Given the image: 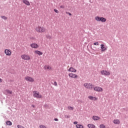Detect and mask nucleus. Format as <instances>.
Wrapping results in <instances>:
<instances>
[{
	"label": "nucleus",
	"mask_w": 128,
	"mask_h": 128,
	"mask_svg": "<svg viewBox=\"0 0 128 128\" xmlns=\"http://www.w3.org/2000/svg\"><path fill=\"white\" fill-rule=\"evenodd\" d=\"M54 120H55L56 122H58V118H55V119Z\"/></svg>",
	"instance_id": "nucleus-36"
},
{
	"label": "nucleus",
	"mask_w": 128,
	"mask_h": 128,
	"mask_svg": "<svg viewBox=\"0 0 128 128\" xmlns=\"http://www.w3.org/2000/svg\"><path fill=\"white\" fill-rule=\"evenodd\" d=\"M94 90L96 92H102V90H104L102 88L100 87H98V86L94 87Z\"/></svg>",
	"instance_id": "nucleus-8"
},
{
	"label": "nucleus",
	"mask_w": 128,
	"mask_h": 128,
	"mask_svg": "<svg viewBox=\"0 0 128 128\" xmlns=\"http://www.w3.org/2000/svg\"><path fill=\"white\" fill-rule=\"evenodd\" d=\"M88 128H96V126L94 124H88Z\"/></svg>",
	"instance_id": "nucleus-19"
},
{
	"label": "nucleus",
	"mask_w": 128,
	"mask_h": 128,
	"mask_svg": "<svg viewBox=\"0 0 128 128\" xmlns=\"http://www.w3.org/2000/svg\"><path fill=\"white\" fill-rule=\"evenodd\" d=\"M5 92H6V94H12V92L9 90H6Z\"/></svg>",
	"instance_id": "nucleus-21"
},
{
	"label": "nucleus",
	"mask_w": 128,
	"mask_h": 128,
	"mask_svg": "<svg viewBox=\"0 0 128 128\" xmlns=\"http://www.w3.org/2000/svg\"><path fill=\"white\" fill-rule=\"evenodd\" d=\"M3 20H8V18H6V16H1Z\"/></svg>",
	"instance_id": "nucleus-27"
},
{
	"label": "nucleus",
	"mask_w": 128,
	"mask_h": 128,
	"mask_svg": "<svg viewBox=\"0 0 128 128\" xmlns=\"http://www.w3.org/2000/svg\"><path fill=\"white\" fill-rule=\"evenodd\" d=\"M84 86L86 88H88V90H92L94 88V85H92L91 83L86 82L84 84Z\"/></svg>",
	"instance_id": "nucleus-2"
},
{
	"label": "nucleus",
	"mask_w": 128,
	"mask_h": 128,
	"mask_svg": "<svg viewBox=\"0 0 128 128\" xmlns=\"http://www.w3.org/2000/svg\"><path fill=\"white\" fill-rule=\"evenodd\" d=\"M100 22H106V19L104 17H100Z\"/></svg>",
	"instance_id": "nucleus-18"
},
{
	"label": "nucleus",
	"mask_w": 128,
	"mask_h": 128,
	"mask_svg": "<svg viewBox=\"0 0 128 128\" xmlns=\"http://www.w3.org/2000/svg\"><path fill=\"white\" fill-rule=\"evenodd\" d=\"M34 54H38V56H42V52H41L40 50H35Z\"/></svg>",
	"instance_id": "nucleus-15"
},
{
	"label": "nucleus",
	"mask_w": 128,
	"mask_h": 128,
	"mask_svg": "<svg viewBox=\"0 0 128 128\" xmlns=\"http://www.w3.org/2000/svg\"><path fill=\"white\" fill-rule=\"evenodd\" d=\"M67 118H70L68 116H67Z\"/></svg>",
	"instance_id": "nucleus-39"
},
{
	"label": "nucleus",
	"mask_w": 128,
	"mask_h": 128,
	"mask_svg": "<svg viewBox=\"0 0 128 128\" xmlns=\"http://www.w3.org/2000/svg\"><path fill=\"white\" fill-rule=\"evenodd\" d=\"M30 46H31L32 48H38V45L36 43H33L30 44Z\"/></svg>",
	"instance_id": "nucleus-9"
},
{
	"label": "nucleus",
	"mask_w": 128,
	"mask_h": 128,
	"mask_svg": "<svg viewBox=\"0 0 128 128\" xmlns=\"http://www.w3.org/2000/svg\"><path fill=\"white\" fill-rule=\"evenodd\" d=\"M44 70H52V66L48 65H46L44 66Z\"/></svg>",
	"instance_id": "nucleus-11"
},
{
	"label": "nucleus",
	"mask_w": 128,
	"mask_h": 128,
	"mask_svg": "<svg viewBox=\"0 0 128 128\" xmlns=\"http://www.w3.org/2000/svg\"><path fill=\"white\" fill-rule=\"evenodd\" d=\"M100 128H106V126L104 124H101L100 126Z\"/></svg>",
	"instance_id": "nucleus-26"
},
{
	"label": "nucleus",
	"mask_w": 128,
	"mask_h": 128,
	"mask_svg": "<svg viewBox=\"0 0 128 128\" xmlns=\"http://www.w3.org/2000/svg\"><path fill=\"white\" fill-rule=\"evenodd\" d=\"M68 110H74V107L68 106Z\"/></svg>",
	"instance_id": "nucleus-25"
},
{
	"label": "nucleus",
	"mask_w": 128,
	"mask_h": 128,
	"mask_svg": "<svg viewBox=\"0 0 128 128\" xmlns=\"http://www.w3.org/2000/svg\"><path fill=\"white\" fill-rule=\"evenodd\" d=\"M100 73L102 76H108L110 75V72L106 70H102L100 71Z\"/></svg>",
	"instance_id": "nucleus-5"
},
{
	"label": "nucleus",
	"mask_w": 128,
	"mask_h": 128,
	"mask_svg": "<svg viewBox=\"0 0 128 128\" xmlns=\"http://www.w3.org/2000/svg\"><path fill=\"white\" fill-rule=\"evenodd\" d=\"M0 82H2V80L0 78Z\"/></svg>",
	"instance_id": "nucleus-37"
},
{
	"label": "nucleus",
	"mask_w": 128,
	"mask_h": 128,
	"mask_svg": "<svg viewBox=\"0 0 128 128\" xmlns=\"http://www.w3.org/2000/svg\"><path fill=\"white\" fill-rule=\"evenodd\" d=\"M40 128H46V126H44V125H40Z\"/></svg>",
	"instance_id": "nucleus-28"
},
{
	"label": "nucleus",
	"mask_w": 128,
	"mask_h": 128,
	"mask_svg": "<svg viewBox=\"0 0 128 128\" xmlns=\"http://www.w3.org/2000/svg\"><path fill=\"white\" fill-rule=\"evenodd\" d=\"M76 128H84V126L80 124H78L76 125Z\"/></svg>",
	"instance_id": "nucleus-22"
},
{
	"label": "nucleus",
	"mask_w": 128,
	"mask_h": 128,
	"mask_svg": "<svg viewBox=\"0 0 128 128\" xmlns=\"http://www.w3.org/2000/svg\"><path fill=\"white\" fill-rule=\"evenodd\" d=\"M54 86H58V83L56 82H54Z\"/></svg>",
	"instance_id": "nucleus-29"
},
{
	"label": "nucleus",
	"mask_w": 128,
	"mask_h": 128,
	"mask_svg": "<svg viewBox=\"0 0 128 128\" xmlns=\"http://www.w3.org/2000/svg\"><path fill=\"white\" fill-rule=\"evenodd\" d=\"M6 124H7V126H12V123L10 121H7L6 122Z\"/></svg>",
	"instance_id": "nucleus-24"
},
{
	"label": "nucleus",
	"mask_w": 128,
	"mask_h": 128,
	"mask_svg": "<svg viewBox=\"0 0 128 128\" xmlns=\"http://www.w3.org/2000/svg\"><path fill=\"white\" fill-rule=\"evenodd\" d=\"M4 52L6 56H12V52L10 51V50L8 49L5 50Z\"/></svg>",
	"instance_id": "nucleus-10"
},
{
	"label": "nucleus",
	"mask_w": 128,
	"mask_h": 128,
	"mask_svg": "<svg viewBox=\"0 0 128 128\" xmlns=\"http://www.w3.org/2000/svg\"><path fill=\"white\" fill-rule=\"evenodd\" d=\"M114 124H120V121L118 119L114 120Z\"/></svg>",
	"instance_id": "nucleus-17"
},
{
	"label": "nucleus",
	"mask_w": 128,
	"mask_h": 128,
	"mask_svg": "<svg viewBox=\"0 0 128 128\" xmlns=\"http://www.w3.org/2000/svg\"><path fill=\"white\" fill-rule=\"evenodd\" d=\"M100 48L102 50V52H105L106 50V48L104 46V45L103 44H100Z\"/></svg>",
	"instance_id": "nucleus-13"
},
{
	"label": "nucleus",
	"mask_w": 128,
	"mask_h": 128,
	"mask_svg": "<svg viewBox=\"0 0 128 128\" xmlns=\"http://www.w3.org/2000/svg\"><path fill=\"white\" fill-rule=\"evenodd\" d=\"M54 12H55L56 14H58V10H56V9H54Z\"/></svg>",
	"instance_id": "nucleus-31"
},
{
	"label": "nucleus",
	"mask_w": 128,
	"mask_h": 128,
	"mask_svg": "<svg viewBox=\"0 0 128 128\" xmlns=\"http://www.w3.org/2000/svg\"><path fill=\"white\" fill-rule=\"evenodd\" d=\"M66 14H69V16H72V14H70V12H66Z\"/></svg>",
	"instance_id": "nucleus-34"
},
{
	"label": "nucleus",
	"mask_w": 128,
	"mask_h": 128,
	"mask_svg": "<svg viewBox=\"0 0 128 128\" xmlns=\"http://www.w3.org/2000/svg\"><path fill=\"white\" fill-rule=\"evenodd\" d=\"M91 100H98V98L96 97H94L92 96H89L88 97Z\"/></svg>",
	"instance_id": "nucleus-16"
},
{
	"label": "nucleus",
	"mask_w": 128,
	"mask_h": 128,
	"mask_svg": "<svg viewBox=\"0 0 128 128\" xmlns=\"http://www.w3.org/2000/svg\"><path fill=\"white\" fill-rule=\"evenodd\" d=\"M60 8H64V6L62 5V6H60Z\"/></svg>",
	"instance_id": "nucleus-33"
},
{
	"label": "nucleus",
	"mask_w": 128,
	"mask_h": 128,
	"mask_svg": "<svg viewBox=\"0 0 128 128\" xmlns=\"http://www.w3.org/2000/svg\"><path fill=\"white\" fill-rule=\"evenodd\" d=\"M25 80L28 82H34V78L32 76H26L24 78Z\"/></svg>",
	"instance_id": "nucleus-3"
},
{
	"label": "nucleus",
	"mask_w": 128,
	"mask_h": 128,
	"mask_svg": "<svg viewBox=\"0 0 128 128\" xmlns=\"http://www.w3.org/2000/svg\"><path fill=\"white\" fill-rule=\"evenodd\" d=\"M22 2L23 4H26V6H30V2H28V0H23Z\"/></svg>",
	"instance_id": "nucleus-14"
},
{
	"label": "nucleus",
	"mask_w": 128,
	"mask_h": 128,
	"mask_svg": "<svg viewBox=\"0 0 128 128\" xmlns=\"http://www.w3.org/2000/svg\"><path fill=\"white\" fill-rule=\"evenodd\" d=\"M94 46H98V42L94 43Z\"/></svg>",
	"instance_id": "nucleus-32"
},
{
	"label": "nucleus",
	"mask_w": 128,
	"mask_h": 128,
	"mask_svg": "<svg viewBox=\"0 0 128 128\" xmlns=\"http://www.w3.org/2000/svg\"><path fill=\"white\" fill-rule=\"evenodd\" d=\"M32 106L33 107V108H36V106H34V105H32Z\"/></svg>",
	"instance_id": "nucleus-38"
},
{
	"label": "nucleus",
	"mask_w": 128,
	"mask_h": 128,
	"mask_svg": "<svg viewBox=\"0 0 128 128\" xmlns=\"http://www.w3.org/2000/svg\"><path fill=\"white\" fill-rule=\"evenodd\" d=\"M46 38L48 40H50V38H52V36H46Z\"/></svg>",
	"instance_id": "nucleus-30"
},
{
	"label": "nucleus",
	"mask_w": 128,
	"mask_h": 128,
	"mask_svg": "<svg viewBox=\"0 0 128 128\" xmlns=\"http://www.w3.org/2000/svg\"><path fill=\"white\" fill-rule=\"evenodd\" d=\"M35 30L36 32L42 34V32H46V29L44 26H38L36 28Z\"/></svg>",
	"instance_id": "nucleus-1"
},
{
	"label": "nucleus",
	"mask_w": 128,
	"mask_h": 128,
	"mask_svg": "<svg viewBox=\"0 0 128 128\" xmlns=\"http://www.w3.org/2000/svg\"><path fill=\"white\" fill-rule=\"evenodd\" d=\"M21 58L24 60H30V56L26 54L22 55Z\"/></svg>",
	"instance_id": "nucleus-6"
},
{
	"label": "nucleus",
	"mask_w": 128,
	"mask_h": 128,
	"mask_svg": "<svg viewBox=\"0 0 128 128\" xmlns=\"http://www.w3.org/2000/svg\"><path fill=\"white\" fill-rule=\"evenodd\" d=\"M68 72H76V68L70 67L68 70Z\"/></svg>",
	"instance_id": "nucleus-12"
},
{
	"label": "nucleus",
	"mask_w": 128,
	"mask_h": 128,
	"mask_svg": "<svg viewBox=\"0 0 128 128\" xmlns=\"http://www.w3.org/2000/svg\"><path fill=\"white\" fill-rule=\"evenodd\" d=\"M33 93H34V94H33L34 98H42V94H40V92H38V91H34Z\"/></svg>",
	"instance_id": "nucleus-4"
},
{
	"label": "nucleus",
	"mask_w": 128,
	"mask_h": 128,
	"mask_svg": "<svg viewBox=\"0 0 128 128\" xmlns=\"http://www.w3.org/2000/svg\"><path fill=\"white\" fill-rule=\"evenodd\" d=\"M68 76L70 78H78V75H76V74H72V73H70L68 74Z\"/></svg>",
	"instance_id": "nucleus-7"
},
{
	"label": "nucleus",
	"mask_w": 128,
	"mask_h": 128,
	"mask_svg": "<svg viewBox=\"0 0 128 128\" xmlns=\"http://www.w3.org/2000/svg\"><path fill=\"white\" fill-rule=\"evenodd\" d=\"M95 20L97 22H100V17L97 16L95 18Z\"/></svg>",
	"instance_id": "nucleus-23"
},
{
	"label": "nucleus",
	"mask_w": 128,
	"mask_h": 128,
	"mask_svg": "<svg viewBox=\"0 0 128 128\" xmlns=\"http://www.w3.org/2000/svg\"><path fill=\"white\" fill-rule=\"evenodd\" d=\"M92 119L94 120H100V117H98V116H93Z\"/></svg>",
	"instance_id": "nucleus-20"
},
{
	"label": "nucleus",
	"mask_w": 128,
	"mask_h": 128,
	"mask_svg": "<svg viewBox=\"0 0 128 128\" xmlns=\"http://www.w3.org/2000/svg\"><path fill=\"white\" fill-rule=\"evenodd\" d=\"M74 124H78V122H74Z\"/></svg>",
	"instance_id": "nucleus-35"
}]
</instances>
